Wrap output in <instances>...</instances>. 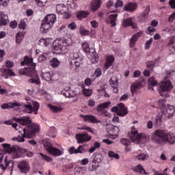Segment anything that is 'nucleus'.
Masks as SVG:
<instances>
[{
    "instance_id": "64",
    "label": "nucleus",
    "mask_w": 175,
    "mask_h": 175,
    "mask_svg": "<svg viewBox=\"0 0 175 175\" xmlns=\"http://www.w3.org/2000/svg\"><path fill=\"white\" fill-rule=\"evenodd\" d=\"M175 20V12H173L168 18V22L172 23V21H174Z\"/></svg>"
},
{
    "instance_id": "2",
    "label": "nucleus",
    "mask_w": 175,
    "mask_h": 175,
    "mask_svg": "<svg viewBox=\"0 0 175 175\" xmlns=\"http://www.w3.org/2000/svg\"><path fill=\"white\" fill-rule=\"evenodd\" d=\"M22 65H27V67L25 68H22L19 70L21 75H25L28 77H34L29 79V83L31 84H36L37 85L40 84L39 81V77H38V73L35 68H36V64L33 62V59L28 57L27 56L25 57L24 61L21 63Z\"/></svg>"
},
{
    "instance_id": "8",
    "label": "nucleus",
    "mask_w": 175,
    "mask_h": 175,
    "mask_svg": "<svg viewBox=\"0 0 175 175\" xmlns=\"http://www.w3.org/2000/svg\"><path fill=\"white\" fill-rule=\"evenodd\" d=\"M111 111L117 113L118 116H120V117H124L128 114V109H126L125 105L122 103L118 104L117 107H112Z\"/></svg>"
},
{
    "instance_id": "61",
    "label": "nucleus",
    "mask_w": 175,
    "mask_h": 175,
    "mask_svg": "<svg viewBox=\"0 0 175 175\" xmlns=\"http://www.w3.org/2000/svg\"><path fill=\"white\" fill-rule=\"evenodd\" d=\"M148 18V16H146V15L142 14L139 16V23H145V21H147Z\"/></svg>"
},
{
    "instance_id": "13",
    "label": "nucleus",
    "mask_w": 175,
    "mask_h": 175,
    "mask_svg": "<svg viewBox=\"0 0 175 175\" xmlns=\"http://www.w3.org/2000/svg\"><path fill=\"white\" fill-rule=\"evenodd\" d=\"M174 111V107H173V105H169L166 110L162 111L161 113L163 116V120H170V118L173 117Z\"/></svg>"
},
{
    "instance_id": "9",
    "label": "nucleus",
    "mask_w": 175,
    "mask_h": 175,
    "mask_svg": "<svg viewBox=\"0 0 175 175\" xmlns=\"http://www.w3.org/2000/svg\"><path fill=\"white\" fill-rule=\"evenodd\" d=\"M44 147L46 151H47V152H49V154H51V155H53V157H59L62 155V152H61V150L53 146L51 144H44Z\"/></svg>"
},
{
    "instance_id": "51",
    "label": "nucleus",
    "mask_w": 175,
    "mask_h": 175,
    "mask_svg": "<svg viewBox=\"0 0 175 175\" xmlns=\"http://www.w3.org/2000/svg\"><path fill=\"white\" fill-rule=\"evenodd\" d=\"M40 155L41 158L42 159H44V161H46V162H50L51 161V158L50 157H49L43 153H40Z\"/></svg>"
},
{
    "instance_id": "58",
    "label": "nucleus",
    "mask_w": 175,
    "mask_h": 175,
    "mask_svg": "<svg viewBox=\"0 0 175 175\" xmlns=\"http://www.w3.org/2000/svg\"><path fill=\"white\" fill-rule=\"evenodd\" d=\"M90 162V159H88V158H85L83 159L81 161L80 163L81 165H82L83 166H85V165H88Z\"/></svg>"
},
{
    "instance_id": "29",
    "label": "nucleus",
    "mask_w": 175,
    "mask_h": 175,
    "mask_svg": "<svg viewBox=\"0 0 175 175\" xmlns=\"http://www.w3.org/2000/svg\"><path fill=\"white\" fill-rule=\"evenodd\" d=\"M98 167H99V164L97 163H95L94 161H93V160H91L90 159L89 167H88L90 172H95V170H96Z\"/></svg>"
},
{
    "instance_id": "50",
    "label": "nucleus",
    "mask_w": 175,
    "mask_h": 175,
    "mask_svg": "<svg viewBox=\"0 0 175 175\" xmlns=\"http://www.w3.org/2000/svg\"><path fill=\"white\" fill-rule=\"evenodd\" d=\"M146 32L148 35H152L155 32V28L153 26H149Z\"/></svg>"
},
{
    "instance_id": "26",
    "label": "nucleus",
    "mask_w": 175,
    "mask_h": 175,
    "mask_svg": "<svg viewBox=\"0 0 175 175\" xmlns=\"http://www.w3.org/2000/svg\"><path fill=\"white\" fill-rule=\"evenodd\" d=\"M141 34L142 33L139 32L132 36L130 39V47H135V44H136V42H137L139 38H140Z\"/></svg>"
},
{
    "instance_id": "59",
    "label": "nucleus",
    "mask_w": 175,
    "mask_h": 175,
    "mask_svg": "<svg viewBox=\"0 0 175 175\" xmlns=\"http://www.w3.org/2000/svg\"><path fill=\"white\" fill-rule=\"evenodd\" d=\"M71 58H73L72 59H79L80 58V55H79L78 52H73L72 54H71Z\"/></svg>"
},
{
    "instance_id": "55",
    "label": "nucleus",
    "mask_w": 175,
    "mask_h": 175,
    "mask_svg": "<svg viewBox=\"0 0 175 175\" xmlns=\"http://www.w3.org/2000/svg\"><path fill=\"white\" fill-rule=\"evenodd\" d=\"M61 94L64 95V96H65L66 98H70L69 90H62L61 92Z\"/></svg>"
},
{
    "instance_id": "3",
    "label": "nucleus",
    "mask_w": 175,
    "mask_h": 175,
    "mask_svg": "<svg viewBox=\"0 0 175 175\" xmlns=\"http://www.w3.org/2000/svg\"><path fill=\"white\" fill-rule=\"evenodd\" d=\"M152 142L156 144H174L175 137L171 133H167L165 130H156L151 137Z\"/></svg>"
},
{
    "instance_id": "18",
    "label": "nucleus",
    "mask_w": 175,
    "mask_h": 175,
    "mask_svg": "<svg viewBox=\"0 0 175 175\" xmlns=\"http://www.w3.org/2000/svg\"><path fill=\"white\" fill-rule=\"evenodd\" d=\"M53 76H54L53 71H42L41 77L42 80H44L45 81H51V80H53Z\"/></svg>"
},
{
    "instance_id": "11",
    "label": "nucleus",
    "mask_w": 175,
    "mask_h": 175,
    "mask_svg": "<svg viewBox=\"0 0 175 175\" xmlns=\"http://www.w3.org/2000/svg\"><path fill=\"white\" fill-rule=\"evenodd\" d=\"M146 85V81L144 79L140 78L137 81L134 82L131 87V92L135 94L136 91H139L142 88V87H144Z\"/></svg>"
},
{
    "instance_id": "34",
    "label": "nucleus",
    "mask_w": 175,
    "mask_h": 175,
    "mask_svg": "<svg viewBox=\"0 0 175 175\" xmlns=\"http://www.w3.org/2000/svg\"><path fill=\"white\" fill-rule=\"evenodd\" d=\"M70 68L72 70H75V69H79V67L80 66V62L79 60L72 59L70 62Z\"/></svg>"
},
{
    "instance_id": "20",
    "label": "nucleus",
    "mask_w": 175,
    "mask_h": 175,
    "mask_svg": "<svg viewBox=\"0 0 175 175\" xmlns=\"http://www.w3.org/2000/svg\"><path fill=\"white\" fill-rule=\"evenodd\" d=\"M8 23H9L8 14H5L4 12H0V27H1L2 25H6Z\"/></svg>"
},
{
    "instance_id": "7",
    "label": "nucleus",
    "mask_w": 175,
    "mask_h": 175,
    "mask_svg": "<svg viewBox=\"0 0 175 175\" xmlns=\"http://www.w3.org/2000/svg\"><path fill=\"white\" fill-rule=\"evenodd\" d=\"M32 105L33 107H32ZM32 105L30 103L24 105V111H25V113H28L29 114H31L33 112L34 114H38V111L40 107L39 103H38V101H32Z\"/></svg>"
},
{
    "instance_id": "15",
    "label": "nucleus",
    "mask_w": 175,
    "mask_h": 175,
    "mask_svg": "<svg viewBox=\"0 0 175 175\" xmlns=\"http://www.w3.org/2000/svg\"><path fill=\"white\" fill-rule=\"evenodd\" d=\"M18 168L21 173L27 174L28 172H29L31 167L29 166V163L28 162L22 161L18 164Z\"/></svg>"
},
{
    "instance_id": "1",
    "label": "nucleus",
    "mask_w": 175,
    "mask_h": 175,
    "mask_svg": "<svg viewBox=\"0 0 175 175\" xmlns=\"http://www.w3.org/2000/svg\"><path fill=\"white\" fill-rule=\"evenodd\" d=\"M14 120L23 126H25L27 125L28 126L27 128L18 131L19 133L23 132L21 135H18L17 137V142H19L20 143H23L25 141L24 137L31 139V137H33V135H36V132H39V125L35 123L32 124V119L29 116L14 118Z\"/></svg>"
},
{
    "instance_id": "10",
    "label": "nucleus",
    "mask_w": 175,
    "mask_h": 175,
    "mask_svg": "<svg viewBox=\"0 0 175 175\" xmlns=\"http://www.w3.org/2000/svg\"><path fill=\"white\" fill-rule=\"evenodd\" d=\"M56 12L58 14H64V18H69L70 17V14H69V9L68 6L64 4H57L56 5Z\"/></svg>"
},
{
    "instance_id": "14",
    "label": "nucleus",
    "mask_w": 175,
    "mask_h": 175,
    "mask_svg": "<svg viewBox=\"0 0 175 175\" xmlns=\"http://www.w3.org/2000/svg\"><path fill=\"white\" fill-rule=\"evenodd\" d=\"M172 90H173V85L169 80H164L160 84L159 90L163 92H167V91H172Z\"/></svg>"
},
{
    "instance_id": "44",
    "label": "nucleus",
    "mask_w": 175,
    "mask_h": 175,
    "mask_svg": "<svg viewBox=\"0 0 175 175\" xmlns=\"http://www.w3.org/2000/svg\"><path fill=\"white\" fill-rule=\"evenodd\" d=\"M122 6H124V1L121 0H117L115 3L114 8L115 9H117L118 8H122Z\"/></svg>"
},
{
    "instance_id": "40",
    "label": "nucleus",
    "mask_w": 175,
    "mask_h": 175,
    "mask_svg": "<svg viewBox=\"0 0 175 175\" xmlns=\"http://www.w3.org/2000/svg\"><path fill=\"white\" fill-rule=\"evenodd\" d=\"M48 134L51 137H55V135H57V129H55V127H51L48 131Z\"/></svg>"
},
{
    "instance_id": "48",
    "label": "nucleus",
    "mask_w": 175,
    "mask_h": 175,
    "mask_svg": "<svg viewBox=\"0 0 175 175\" xmlns=\"http://www.w3.org/2000/svg\"><path fill=\"white\" fill-rule=\"evenodd\" d=\"M83 94L85 95V96H91V95H92V92L91 90L84 88L83 90Z\"/></svg>"
},
{
    "instance_id": "23",
    "label": "nucleus",
    "mask_w": 175,
    "mask_h": 175,
    "mask_svg": "<svg viewBox=\"0 0 175 175\" xmlns=\"http://www.w3.org/2000/svg\"><path fill=\"white\" fill-rule=\"evenodd\" d=\"M123 27H132V28H136V25L133 22V18H129L124 19L122 22Z\"/></svg>"
},
{
    "instance_id": "28",
    "label": "nucleus",
    "mask_w": 175,
    "mask_h": 175,
    "mask_svg": "<svg viewBox=\"0 0 175 175\" xmlns=\"http://www.w3.org/2000/svg\"><path fill=\"white\" fill-rule=\"evenodd\" d=\"M110 105H111V103L110 102L101 103L97 106L96 110L98 113H101V111H103L104 109H107Z\"/></svg>"
},
{
    "instance_id": "49",
    "label": "nucleus",
    "mask_w": 175,
    "mask_h": 175,
    "mask_svg": "<svg viewBox=\"0 0 175 175\" xmlns=\"http://www.w3.org/2000/svg\"><path fill=\"white\" fill-rule=\"evenodd\" d=\"M18 27L21 29H25V28H27V23L25 22V21H21L18 25Z\"/></svg>"
},
{
    "instance_id": "32",
    "label": "nucleus",
    "mask_w": 175,
    "mask_h": 175,
    "mask_svg": "<svg viewBox=\"0 0 175 175\" xmlns=\"http://www.w3.org/2000/svg\"><path fill=\"white\" fill-rule=\"evenodd\" d=\"M133 171L135 172V173H141L142 174H147V172H146V170L143 168V166H142L140 164L135 166L133 168Z\"/></svg>"
},
{
    "instance_id": "6",
    "label": "nucleus",
    "mask_w": 175,
    "mask_h": 175,
    "mask_svg": "<svg viewBox=\"0 0 175 175\" xmlns=\"http://www.w3.org/2000/svg\"><path fill=\"white\" fill-rule=\"evenodd\" d=\"M3 159V156L0 154V169L2 171V173L7 170L10 171V174H13V169H14V161H8V157L4 159V163H1Z\"/></svg>"
},
{
    "instance_id": "22",
    "label": "nucleus",
    "mask_w": 175,
    "mask_h": 175,
    "mask_svg": "<svg viewBox=\"0 0 175 175\" xmlns=\"http://www.w3.org/2000/svg\"><path fill=\"white\" fill-rule=\"evenodd\" d=\"M117 17H118V14H111L108 16L107 21L108 24H111V27H116V25H117L116 23V21H117Z\"/></svg>"
},
{
    "instance_id": "4",
    "label": "nucleus",
    "mask_w": 175,
    "mask_h": 175,
    "mask_svg": "<svg viewBox=\"0 0 175 175\" xmlns=\"http://www.w3.org/2000/svg\"><path fill=\"white\" fill-rule=\"evenodd\" d=\"M57 21V16L54 14H48L45 16L41 24V31L47 32Z\"/></svg>"
},
{
    "instance_id": "43",
    "label": "nucleus",
    "mask_w": 175,
    "mask_h": 175,
    "mask_svg": "<svg viewBox=\"0 0 175 175\" xmlns=\"http://www.w3.org/2000/svg\"><path fill=\"white\" fill-rule=\"evenodd\" d=\"M82 47L85 53H90V44H88V42H83L82 44Z\"/></svg>"
},
{
    "instance_id": "38",
    "label": "nucleus",
    "mask_w": 175,
    "mask_h": 175,
    "mask_svg": "<svg viewBox=\"0 0 175 175\" xmlns=\"http://www.w3.org/2000/svg\"><path fill=\"white\" fill-rule=\"evenodd\" d=\"M162 119L163 120V115L160 113L157 115L155 120V125L157 126H161L162 125Z\"/></svg>"
},
{
    "instance_id": "47",
    "label": "nucleus",
    "mask_w": 175,
    "mask_h": 175,
    "mask_svg": "<svg viewBox=\"0 0 175 175\" xmlns=\"http://www.w3.org/2000/svg\"><path fill=\"white\" fill-rule=\"evenodd\" d=\"M79 33H81V35H83V36L85 35H90V31H88L83 27L80 28Z\"/></svg>"
},
{
    "instance_id": "39",
    "label": "nucleus",
    "mask_w": 175,
    "mask_h": 175,
    "mask_svg": "<svg viewBox=\"0 0 175 175\" xmlns=\"http://www.w3.org/2000/svg\"><path fill=\"white\" fill-rule=\"evenodd\" d=\"M147 158H148V154L145 153L138 154L135 157V159H137V161H146Z\"/></svg>"
},
{
    "instance_id": "31",
    "label": "nucleus",
    "mask_w": 175,
    "mask_h": 175,
    "mask_svg": "<svg viewBox=\"0 0 175 175\" xmlns=\"http://www.w3.org/2000/svg\"><path fill=\"white\" fill-rule=\"evenodd\" d=\"M109 84L112 88L118 87V78L115 76L111 77L109 79Z\"/></svg>"
},
{
    "instance_id": "46",
    "label": "nucleus",
    "mask_w": 175,
    "mask_h": 175,
    "mask_svg": "<svg viewBox=\"0 0 175 175\" xmlns=\"http://www.w3.org/2000/svg\"><path fill=\"white\" fill-rule=\"evenodd\" d=\"M48 56L49 55H47V53H44L42 55L39 56L38 57L39 62H43V61H46V59H47Z\"/></svg>"
},
{
    "instance_id": "27",
    "label": "nucleus",
    "mask_w": 175,
    "mask_h": 175,
    "mask_svg": "<svg viewBox=\"0 0 175 175\" xmlns=\"http://www.w3.org/2000/svg\"><path fill=\"white\" fill-rule=\"evenodd\" d=\"M114 56L110 55L107 57L106 62L105 64V68L106 70L109 69L110 66L113 65V62H114Z\"/></svg>"
},
{
    "instance_id": "42",
    "label": "nucleus",
    "mask_w": 175,
    "mask_h": 175,
    "mask_svg": "<svg viewBox=\"0 0 175 175\" xmlns=\"http://www.w3.org/2000/svg\"><path fill=\"white\" fill-rule=\"evenodd\" d=\"M109 158H115V159H120V154L115 153L113 151H110L108 153Z\"/></svg>"
},
{
    "instance_id": "21",
    "label": "nucleus",
    "mask_w": 175,
    "mask_h": 175,
    "mask_svg": "<svg viewBox=\"0 0 175 175\" xmlns=\"http://www.w3.org/2000/svg\"><path fill=\"white\" fill-rule=\"evenodd\" d=\"M102 6V0H92L91 2V9L93 12H96Z\"/></svg>"
},
{
    "instance_id": "45",
    "label": "nucleus",
    "mask_w": 175,
    "mask_h": 175,
    "mask_svg": "<svg viewBox=\"0 0 175 175\" xmlns=\"http://www.w3.org/2000/svg\"><path fill=\"white\" fill-rule=\"evenodd\" d=\"M76 154H83V152H85V149H84V147L83 146H79L77 149H76Z\"/></svg>"
},
{
    "instance_id": "54",
    "label": "nucleus",
    "mask_w": 175,
    "mask_h": 175,
    "mask_svg": "<svg viewBox=\"0 0 175 175\" xmlns=\"http://www.w3.org/2000/svg\"><path fill=\"white\" fill-rule=\"evenodd\" d=\"M111 132H113V135H117L120 132V127L117 126H112Z\"/></svg>"
},
{
    "instance_id": "36",
    "label": "nucleus",
    "mask_w": 175,
    "mask_h": 175,
    "mask_svg": "<svg viewBox=\"0 0 175 175\" xmlns=\"http://www.w3.org/2000/svg\"><path fill=\"white\" fill-rule=\"evenodd\" d=\"M90 14L89 12L85 11H80L78 12L77 14V17L79 20H81V18H85Z\"/></svg>"
},
{
    "instance_id": "17",
    "label": "nucleus",
    "mask_w": 175,
    "mask_h": 175,
    "mask_svg": "<svg viewBox=\"0 0 175 175\" xmlns=\"http://www.w3.org/2000/svg\"><path fill=\"white\" fill-rule=\"evenodd\" d=\"M53 47L55 51H58V53H61V51H65V48L62 45V41L59 40H56L53 43Z\"/></svg>"
},
{
    "instance_id": "56",
    "label": "nucleus",
    "mask_w": 175,
    "mask_h": 175,
    "mask_svg": "<svg viewBox=\"0 0 175 175\" xmlns=\"http://www.w3.org/2000/svg\"><path fill=\"white\" fill-rule=\"evenodd\" d=\"M5 66L6 68H13V66H14V63H13V62H11L10 60H7L5 62Z\"/></svg>"
},
{
    "instance_id": "53",
    "label": "nucleus",
    "mask_w": 175,
    "mask_h": 175,
    "mask_svg": "<svg viewBox=\"0 0 175 175\" xmlns=\"http://www.w3.org/2000/svg\"><path fill=\"white\" fill-rule=\"evenodd\" d=\"M120 142L121 143H122V144H124V146H126V147L129 146V144H131V142H129V139L126 138L121 139Z\"/></svg>"
},
{
    "instance_id": "41",
    "label": "nucleus",
    "mask_w": 175,
    "mask_h": 175,
    "mask_svg": "<svg viewBox=\"0 0 175 175\" xmlns=\"http://www.w3.org/2000/svg\"><path fill=\"white\" fill-rule=\"evenodd\" d=\"M148 83L149 85H151L152 87H155V85H157L158 84V82L157 81V80H155V78H154V77H151L150 78H149Z\"/></svg>"
},
{
    "instance_id": "62",
    "label": "nucleus",
    "mask_w": 175,
    "mask_h": 175,
    "mask_svg": "<svg viewBox=\"0 0 175 175\" xmlns=\"http://www.w3.org/2000/svg\"><path fill=\"white\" fill-rule=\"evenodd\" d=\"M153 40L152 38H150L149 40H148L146 43V46L145 49L146 50H148V49H150V46H151V44H152Z\"/></svg>"
},
{
    "instance_id": "5",
    "label": "nucleus",
    "mask_w": 175,
    "mask_h": 175,
    "mask_svg": "<svg viewBox=\"0 0 175 175\" xmlns=\"http://www.w3.org/2000/svg\"><path fill=\"white\" fill-rule=\"evenodd\" d=\"M130 139L133 143L139 144L140 142L142 143L144 140L147 139V135L144 133L138 134L137 130L135 129V126L131 127V133L130 134Z\"/></svg>"
},
{
    "instance_id": "52",
    "label": "nucleus",
    "mask_w": 175,
    "mask_h": 175,
    "mask_svg": "<svg viewBox=\"0 0 175 175\" xmlns=\"http://www.w3.org/2000/svg\"><path fill=\"white\" fill-rule=\"evenodd\" d=\"M154 64L152 62H148L146 63V68L149 69V70H152L154 69Z\"/></svg>"
},
{
    "instance_id": "24",
    "label": "nucleus",
    "mask_w": 175,
    "mask_h": 175,
    "mask_svg": "<svg viewBox=\"0 0 175 175\" xmlns=\"http://www.w3.org/2000/svg\"><path fill=\"white\" fill-rule=\"evenodd\" d=\"M2 72V76L5 77V79H8V76H16V74H14V72H13V70L12 69H7L5 68H3L1 69Z\"/></svg>"
},
{
    "instance_id": "12",
    "label": "nucleus",
    "mask_w": 175,
    "mask_h": 175,
    "mask_svg": "<svg viewBox=\"0 0 175 175\" xmlns=\"http://www.w3.org/2000/svg\"><path fill=\"white\" fill-rule=\"evenodd\" d=\"M75 137L77 140L78 144H81L83 143L90 142L91 140V139H92V137H91V135H88V133L77 134Z\"/></svg>"
},
{
    "instance_id": "60",
    "label": "nucleus",
    "mask_w": 175,
    "mask_h": 175,
    "mask_svg": "<svg viewBox=\"0 0 175 175\" xmlns=\"http://www.w3.org/2000/svg\"><path fill=\"white\" fill-rule=\"evenodd\" d=\"M77 28V26L76 25V23L72 22L70 25H68V29H71L72 31H75Z\"/></svg>"
},
{
    "instance_id": "16",
    "label": "nucleus",
    "mask_w": 175,
    "mask_h": 175,
    "mask_svg": "<svg viewBox=\"0 0 175 175\" xmlns=\"http://www.w3.org/2000/svg\"><path fill=\"white\" fill-rule=\"evenodd\" d=\"M81 117L83 118L85 122H92L93 124H99L100 121L95 118L92 115H81Z\"/></svg>"
},
{
    "instance_id": "19",
    "label": "nucleus",
    "mask_w": 175,
    "mask_h": 175,
    "mask_svg": "<svg viewBox=\"0 0 175 175\" xmlns=\"http://www.w3.org/2000/svg\"><path fill=\"white\" fill-rule=\"evenodd\" d=\"M1 109H3L4 110L5 109H14V107H21V103H8L3 104L1 106Z\"/></svg>"
},
{
    "instance_id": "63",
    "label": "nucleus",
    "mask_w": 175,
    "mask_h": 175,
    "mask_svg": "<svg viewBox=\"0 0 175 175\" xmlns=\"http://www.w3.org/2000/svg\"><path fill=\"white\" fill-rule=\"evenodd\" d=\"M42 42H43L44 44H45V46H49V44H50V43H51V38H44V39L42 40Z\"/></svg>"
},
{
    "instance_id": "30",
    "label": "nucleus",
    "mask_w": 175,
    "mask_h": 175,
    "mask_svg": "<svg viewBox=\"0 0 175 175\" xmlns=\"http://www.w3.org/2000/svg\"><path fill=\"white\" fill-rule=\"evenodd\" d=\"M90 159L93 161H94L96 163H98L99 165V163H102V154H94Z\"/></svg>"
},
{
    "instance_id": "37",
    "label": "nucleus",
    "mask_w": 175,
    "mask_h": 175,
    "mask_svg": "<svg viewBox=\"0 0 175 175\" xmlns=\"http://www.w3.org/2000/svg\"><path fill=\"white\" fill-rule=\"evenodd\" d=\"M48 106H49L50 110H51L52 113H59V111H62V110H63L62 107L54 106L52 105H49Z\"/></svg>"
},
{
    "instance_id": "33",
    "label": "nucleus",
    "mask_w": 175,
    "mask_h": 175,
    "mask_svg": "<svg viewBox=\"0 0 175 175\" xmlns=\"http://www.w3.org/2000/svg\"><path fill=\"white\" fill-rule=\"evenodd\" d=\"M60 42H62L63 47H64V51L66 50V47L72 46V38H67L64 40H61Z\"/></svg>"
},
{
    "instance_id": "57",
    "label": "nucleus",
    "mask_w": 175,
    "mask_h": 175,
    "mask_svg": "<svg viewBox=\"0 0 175 175\" xmlns=\"http://www.w3.org/2000/svg\"><path fill=\"white\" fill-rule=\"evenodd\" d=\"M158 105L160 107H165V105H166V100L165 99H160L158 101Z\"/></svg>"
},
{
    "instance_id": "35",
    "label": "nucleus",
    "mask_w": 175,
    "mask_h": 175,
    "mask_svg": "<svg viewBox=\"0 0 175 175\" xmlns=\"http://www.w3.org/2000/svg\"><path fill=\"white\" fill-rule=\"evenodd\" d=\"M59 64L61 62L57 59V57H53L51 61H50V65L52 66V68H58L59 66Z\"/></svg>"
},
{
    "instance_id": "25",
    "label": "nucleus",
    "mask_w": 175,
    "mask_h": 175,
    "mask_svg": "<svg viewBox=\"0 0 175 175\" xmlns=\"http://www.w3.org/2000/svg\"><path fill=\"white\" fill-rule=\"evenodd\" d=\"M137 4L136 3H129L126 5L124 7V10L126 12H135L136 10Z\"/></svg>"
}]
</instances>
